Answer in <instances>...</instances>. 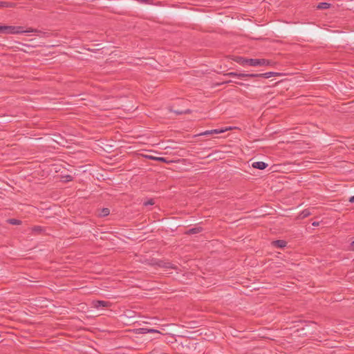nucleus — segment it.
<instances>
[{
    "label": "nucleus",
    "mask_w": 354,
    "mask_h": 354,
    "mask_svg": "<svg viewBox=\"0 0 354 354\" xmlns=\"http://www.w3.org/2000/svg\"><path fill=\"white\" fill-rule=\"evenodd\" d=\"M39 32L37 29L28 28L24 30L22 26H2L1 25V34H19L23 32Z\"/></svg>",
    "instance_id": "1"
},
{
    "label": "nucleus",
    "mask_w": 354,
    "mask_h": 354,
    "mask_svg": "<svg viewBox=\"0 0 354 354\" xmlns=\"http://www.w3.org/2000/svg\"><path fill=\"white\" fill-rule=\"evenodd\" d=\"M149 264L151 266H157L160 268L177 270V266L173 265L169 261H165L162 260L151 259Z\"/></svg>",
    "instance_id": "2"
},
{
    "label": "nucleus",
    "mask_w": 354,
    "mask_h": 354,
    "mask_svg": "<svg viewBox=\"0 0 354 354\" xmlns=\"http://www.w3.org/2000/svg\"><path fill=\"white\" fill-rule=\"evenodd\" d=\"M274 62L271 60L266 59H250L249 66H272Z\"/></svg>",
    "instance_id": "3"
},
{
    "label": "nucleus",
    "mask_w": 354,
    "mask_h": 354,
    "mask_svg": "<svg viewBox=\"0 0 354 354\" xmlns=\"http://www.w3.org/2000/svg\"><path fill=\"white\" fill-rule=\"evenodd\" d=\"M281 74L279 73L276 72H267L265 73H248L247 77H263V78H270L271 77L279 76Z\"/></svg>",
    "instance_id": "4"
},
{
    "label": "nucleus",
    "mask_w": 354,
    "mask_h": 354,
    "mask_svg": "<svg viewBox=\"0 0 354 354\" xmlns=\"http://www.w3.org/2000/svg\"><path fill=\"white\" fill-rule=\"evenodd\" d=\"M111 302L108 301L95 300L93 301V306L96 308H107L111 306Z\"/></svg>",
    "instance_id": "5"
},
{
    "label": "nucleus",
    "mask_w": 354,
    "mask_h": 354,
    "mask_svg": "<svg viewBox=\"0 0 354 354\" xmlns=\"http://www.w3.org/2000/svg\"><path fill=\"white\" fill-rule=\"evenodd\" d=\"M232 59L239 64L241 66L249 65V59L241 56H235L232 57Z\"/></svg>",
    "instance_id": "6"
},
{
    "label": "nucleus",
    "mask_w": 354,
    "mask_h": 354,
    "mask_svg": "<svg viewBox=\"0 0 354 354\" xmlns=\"http://www.w3.org/2000/svg\"><path fill=\"white\" fill-rule=\"evenodd\" d=\"M252 166L254 169L263 170V169H265L268 167V164L264 162L259 161V162H253Z\"/></svg>",
    "instance_id": "7"
},
{
    "label": "nucleus",
    "mask_w": 354,
    "mask_h": 354,
    "mask_svg": "<svg viewBox=\"0 0 354 354\" xmlns=\"http://www.w3.org/2000/svg\"><path fill=\"white\" fill-rule=\"evenodd\" d=\"M272 245L276 248H283L287 245V242L284 240H276L272 242Z\"/></svg>",
    "instance_id": "8"
},
{
    "label": "nucleus",
    "mask_w": 354,
    "mask_h": 354,
    "mask_svg": "<svg viewBox=\"0 0 354 354\" xmlns=\"http://www.w3.org/2000/svg\"><path fill=\"white\" fill-rule=\"evenodd\" d=\"M31 230L35 234H40L44 232V228L41 226L35 225L31 228Z\"/></svg>",
    "instance_id": "9"
},
{
    "label": "nucleus",
    "mask_w": 354,
    "mask_h": 354,
    "mask_svg": "<svg viewBox=\"0 0 354 354\" xmlns=\"http://www.w3.org/2000/svg\"><path fill=\"white\" fill-rule=\"evenodd\" d=\"M310 214H311L310 211L308 209H305L299 213V214L298 215V218L304 219V218L309 216Z\"/></svg>",
    "instance_id": "10"
},
{
    "label": "nucleus",
    "mask_w": 354,
    "mask_h": 354,
    "mask_svg": "<svg viewBox=\"0 0 354 354\" xmlns=\"http://www.w3.org/2000/svg\"><path fill=\"white\" fill-rule=\"evenodd\" d=\"M203 231V228L201 227H196L192 229H189L186 232L187 234H194L201 232Z\"/></svg>",
    "instance_id": "11"
},
{
    "label": "nucleus",
    "mask_w": 354,
    "mask_h": 354,
    "mask_svg": "<svg viewBox=\"0 0 354 354\" xmlns=\"http://www.w3.org/2000/svg\"><path fill=\"white\" fill-rule=\"evenodd\" d=\"M6 222L10 225H19L22 223V221L16 218H8Z\"/></svg>",
    "instance_id": "12"
},
{
    "label": "nucleus",
    "mask_w": 354,
    "mask_h": 354,
    "mask_svg": "<svg viewBox=\"0 0 354 354\" xmlns=\"http://www.w3.org/2000/svg\"><path fill=\"white\" fill-rule=\"evenodd\" d=\"M330 6V4L328 3H326V2H322V3H319L317 8L318 9H328L329 8Z\"/></svg>",
    "instance_id": "13"
},
{
    "label": "nucleus",
    "mask_w": 354,
    "mask_h": 354,
    "mask_svg": "<svg viewBox=\"0 0 354 354\" xmlns=\"http://www.w3.org/2000/svg\"><path fill=\"white\" fill-rule=\"evenodd\" d=\"M13 6V3L6 1H1V8L5 7H12Z\"/></svg>",
    "instance_id": "14"
},
{
    "label": "nucleus",
    "mask_w": 354,
    "mask_h": 354,
    "mask_svg": "<svg viewBox=\"0 0 354 354\" xmlns=\"http://www.w3.org/2000/svg\"><path fill=\"white\" fill-rule=\"evenodd\" d=\"M225 131H226V129H215L209 130V132H212V134H218V133H223Z\"/></svg>",
    "instance_id": "15"
},
{
    "label": "nucleus",
    "mask_w": 354,
    "mask_h": 354,
    "mask_svg": "<svg viewBox=\"0 0 354 354\" xmlns=\"http://www.w3.org/2000/svg\"><path fill=\"white\" fill-rule=\"evenodd\" d=\"M154 160H157L158 162H169L170 161L167 160L164 157H156V158H154Z\"/></svg>",
    "instance_id": "16"
},
{
    "label": "nucleus",
    "mask_w": 354,
    "mask_h": 354,
    "mask_svg": "<svg viewBox=\"0 0 354 354\" xmlns=\"http://www.w3.org/2000/svg\"><path fill=\"white\" fill-rule=\"evenodd\" d=\"M147 330H149V328H141L138 329V330L139 331L138 333H140V334L148 333L149 332Z\"/></svg>",
    "instance_id": "17"
},
{
    "label": "nucleus",
    "mask_w": 354,
    "mask_h": 354,
    "mask_svg": "<svg viewBox=\"0 0 354 354\" xmlns=\"http://www.w3.org/2000/svg\"><path fill=\"white\" fill-rule=\"evenodd\" d=\"M154 204L153 199H149L144 203L145 206L153 205Z\"/></svg>",
    "instance_id": "18"
},
{
    "label": "nucleus",
    "mask_w": 354,
    "mask_h": 354,
    "mask_svg": "<svg viewBox=\"0 0 354 354\" xmlns=\"http://www.w3.org/2000/svg\"><path fill=\"white\" fill-rule=\"evenodd\" d=\"M109 209L108 208H103L102 209V216H105L109 214Z\"/></svg>",
    "instance_id": "19"
},
{
    "label": "nucleus",
    "mask_w": 354,
    "mask_h": 354,
    "mask_svg": "<svg viewBox=\"0 0 354 354\" xmlns=\"http://www.w3.org/2000/svg\"><path fill=\"white\" fill-rule=\"evenodd\" d=\"M247 77H248V73H237V77L239 79H242V78Z\"/></svg>",
    "instance_id": "20"
},
{
    "label": "nucleus",
    "mask_w": 354,
    "mask_h": 354,
    "mask_svg": "<svg viewBox=\"0 0 354 354\" xmlns=\"http://www.w3.org/2000/svg\"><path fill=\"white\" fill-rule=\"evenodd\" d=\"M237 73H238L230 72V73H227L225 74V75L229 76V77H237Z\"/></svg>",
    "instance_id": "21"
},
{
    "label": "nucleus",
    "mask_w": 354,
    "mask_h": 354,
    "mask_svg": "<svg viewBox=\"0 0 354 354\" xmlns=\"http://www.w3.org/2000/svg\"><path fill=\"white\" fill-rule=\"evenodd\" d=\"M212 132H209V130L208 131H205L204 132H202V133H200L198 134V136H209V135H212Z\"/></svg>",
    "instance_id": "22"
},
{
    "label": "nucleus",
    "mask_w": 354,
    "mask_h": 354,
    "mask_svg": "<svg viewBox=\"0 0 354 354\" xmlns=\"http://www.w3.org/2000/svg\"><path fill=\"white\" fill-rule=\"evenodd\" d=\"M147 330L149 333H160L159 330L153 328H149Z\"/></svg>",
    "instance_id": "23"
},
{
    "label": "nucleus",
    "mask_w": 354,
    "mask_h": 354,
    "mask_svg": "<svg viewBox=\"0 0 354 354\" xmlns=\"http://www.w3.org/2000/svg\"><path fill=\"white\" fill-rule=\"evenodd\" d=\"M349 202H350V203H354V196H351V197L349 198Z\"/></svg>",
    "instance_id": "24"
},
{
    "label": "nucleus",
    "mask_w": 354,
    "mask_h": 354,
    "mask_svg": "<svg viewBox=\"0 0 354 354\" xmlns=\"http://www.w3.org/2000/svg\"><path fill=\"white\" fill-rule=\"evenodd\" d=\"M312 225H313V226H318V225H319V222H316V221H315V222H313V223H312Z\"/></svg>",
    "instance_id": "25"
},
{
    "label": "nucleus",
    "mask_w": 354,
    "mask_h": 354,
    "mask_svg": "<svg viewBox=\"0 0 354 354\" xmlns=\"http://www.w3.org/2000/svg\"><path fill=\"white\" fill-rule=\"evenodd\" d=\"M235 82L236 84H239V85H241V86L244 85V84H243V83H242V82Z\"/></svg>",
    "instance_id": "26"
},
{
    "label": "nucleus",
    "mask_w": 354,
    "mask_h": 354,
    "mask_svg": "<svg viewBox=\"0 0 354 354\" xmlns=\"http://www.w3.org/2000/svg\"><path fill=\"white\" fill-rule=\"evenodd\" d=\"M66 178H67V179H68V180H67L68 181H69V180H72V177H71V176H66Z\"/></svg>",
    "instance_id": "27"
},
{
    "label": "nucleus",
    "mask_w": 354,
    "mask_h": 354,
    "mask_svg": "<svg viewBox=\"0 0 354 354\" xmlns=\"http://www.w3.org/2000/svg\"><path fill=\"white\" fill-rule=\"evenodd\" d=\"M230 82H233V81L232 80H227V81L224 82L223 83L224 84H228V83H230Z\"/></svg>",
    "instance_id": "28"
},
{
    "label": "nucleus",
    "mask_w": 354,
    "mask_h": 354,
    "mask_svg": "<svg viewBox=\"0 0 354 354\" xmlns=\"http://www.w3.org/2000/svg\"><path fill=\"white\" fill-rule=\"evenodd\" d=\"M351 247L354 249V241L351 243Z\"/></svg>",
    "instance_id": "29"
},
{
    "label": "nucleus",
    "mask_w": 354,
    "mask_h": 354,
    "mask_svg": "<svg viewBox=\"0 0 354 354\" xmlns=\"http://www.w3.org/2000/svg\"><path fill=\"white\" fill-rule=\"evenodd\" d=\"M154 158H155L154 156H149V158L151 159V160H154Z\"/></svg>",
    "instance_id": "30"
},
{
    "label": "nucleus",
    "mask_w": 354,
    "mask_h": 354,
    "mask_svg": "<svg viewBox=\"0 0 354 354\" xmlns=\"http://www.w3.org/2000/svg\"><path fill=\"white\" fill-rule=\"evenodd\" d=\"M3 121H6V122H10V120H8L7 118L3 119Z\"/></svg>",
    "instance_id": "31"
}]
</instances>
